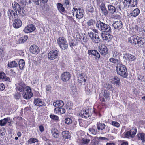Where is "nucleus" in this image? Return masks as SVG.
I'll return each instance as SVG.
<instances>
[{"instance_id":"6ab92c4d","label":"nucleus","mask_w":145,"mask_h":145,"mask_svg":"<svg viewBox=\"0 0 145 145\" xmlns=\"http://www.w3.org/2000/svg\"><path fill=\"white\" fill-rule=\"evenodd\" d=\"M117 8L118 10H119L120 11H122L128 8L127 4H126L125 2H123L117 6Z\"/></svg>"},{"instance_id":"a18cd8bd","label":"nucleus","mask_w":145,"mask_h":145,"mask_svg":"<svg viewBox=\"0 0 145 145\" xmlns=\"http://www.w3.org/2000/svg\"><path fill=\"white\" fill-rule=\"evenodd\" d=\"M51 132L54 138H57L58 137L59 135V134L57 131V130L56 131H52Z\"/></svg>"},{"instance_id":"13d9d810","label":"nucleus","mask_w":145,"mask_h":145,"mask_svg":"<svg viewBox=\"0 0 145 145\" xmlns=\"http://www.w3.org/2000/svg\"><path fill=\"white\" fill-rule=\"evenodd\" d=\"M21 97V95L18 92H17L15 93L14 95V97L17 100L19 99Z\"/></svg>"},{"instance_id":"6e6d98bb","label":"nucleus","mask_w":145,"mask_h":145,"mask_svg":"<svg viewBox=\"0 0 145 145\" xmlns=\"http://www.w3.org/2000/svg\"><path fill=\"white\" fill-rule=\"evenodd\" d=\"M94 23V21L93 20H89L87 22V24L89 26H92Z\"/></svg>"},{"instance_id":"f8f14e48","label":"nucleus","mask_w":145,"mask_h":145,"mask_svg":"<svg viewBox=\"0 0 145 145\" xmlns=\"http://www.w3.org/2000/svg\"><path fill=\"white\" fill-rule=\"evenodd\" d=\"M112 25L115 29L120 30L123 26V24L121 21H117L113 22Z\"/></svg>"},{"instance_id":"9b49d317","label":"nucleus","mask_w":145,"mask_h":145,"mask_svg":"<svg viewBox=\"0 0 145 145\" xmlns=\"http://www.w3.org/2000/svg\"><path fill=\"white\" fill-rule=\"evenodd\" d=\"M101 35L103 40L107 41L108 42L110 41L112 38V35L110 34L107 33V32L102 33L101 34Z\"/></svg>"},{"instance_id":"f03ea898","label":"nucleus","mask_w":145,"mask_h":145,"mask_svg":"<svg viewBox=\"0 0 145 145\" xmlns=\"http://www.w3.org/2000/svg\"><path fill=\"white\" fill-rule=\"evenodd\" d=\"M117 72L118 74L123 78H126L127 76L128 73L126 67L121 64H119L116 67Z\"/></svg>"},{"instance_id":"bf43d9fd","label":"nucleus","mask_w":145,"mask_h":145,"mask_svg":"<svg viewBox=\"0 0 145 145\" xmlns=\"http://www.w3.org/2000/svg\"><path fill=\"white\" fill-rule=\"evenodd\" d=\"M112 124L114 126H115L117 127H119L120 126V124L117 122L113 121L112 122Z\"/></svg>"},{"instance_id":"6e6552de","label":"nucleus","mask_w":145,"mask_h":145,"mask_svg":"<svg viewBox=\"0 0 145 145\" xmlns=\"http://www.w3.org/2000/svg\"><path fill=\"white\" fill-rule=\"evenodd\" d=\"M110 95L108 91L105 90L103 91V90L101 93L99 94V97L101 101L103 102L105 101L106 100L107 98Z\"/></svg>"},{"instance_id":"09e8293b","label":"nucleus","mask_w":145,"mask_h":145,"mask_svg":"<svg viewBox=\"0 0 145 145\" xmlns=\"http://www.w3.org/2000/svg\"><path fill=\"white\" fill-rule=\"evenodd\" d=\"M109 61L114 64H118L119 62V60L118 59L113 57L110 59Z\"/></svg>"},{"instance_id":"774afa93","label":"nucleus","mask_w":145,"mask_h":145,"mask_svg":"<svg viewBox=\"0 0 145 145\" xmlns=\"http://www.w3.org/2000/svg\"><path fill=\"white\" fill-rule=\"evenodd\" d=\"M39 130L41 132H42L44 131V128L42 125H40L39 126Z\"/></svg>"},{"instance_id":"412c9836","label":"nucleus","mask_w":145,"mask_h":145,"mask_svg":"<svg viewBox=\"0 0 145 145\" xmlns=\"http://www.w3.org/2000/svg\"><path fill=\"white\" fill-rule=\"evenodd\" d=\"M8 14L10 20H11L12 18L15 19L17 16V14H16L15 12L12 10H9L8 11Z\"/></svg>"},{"instance_id":"8fccbe9b","label":"nucleus","mask_w":145,"mask_h":145,"mask_svg":"<svg viewBox=\"0 0 145 145\" xmlns=\"http://www.w3.org/2000/svg\"><path fill=\"white\" fill-rule=\"evenodd\" d=\"M65 122L67 124H70L72 123V120L69 118H66L64 120Z\"/></svg>"},{"instance_id":"c9c22d12","label":"nucleus","mask_w":145,"mask_h":145,"mask_svg":"<svg viewBox=\"0 0 145 145\" xmlns=\"http://www.w3.org/2000/svg\"><path fill=\"white\" fill-rule=\"evenodd\" d=\"M63 137L65 139H68L70 137V135L69 132L68 131H65L62 133Z\"/></svg>"},{"instance_id":"58836bf2","label":"nucleus","mask_w":145,"mask_h":145,"mask_svg":"<svg viewBox=\"0 0 145 145\" xmlns=\"http://www.w3.org/2000/svg\"><path fill=\"white\" fill-rule=\"evenodd\" d=\"M93 138H94L93 140H97L98 141V142H100L101 141L105 140L106 141L108 140V139L106 138L105 137H93Z\"/></svg>"},{"instance_id":"b1692460","label":"nucleus","mask_w":145,"mask_h":145,"mask_svg":"<svg viewBox=\"0 0 145 145\" xmlns=\"http://www.w3.org/2000/svg\"><path fill=\"white\" fill-rule=\"evenodd\" d=\"M53 105L56 108L62 107L64 105L63 102L61 100H57L56 102H54Z\"/></svg>"},{"instance_id":"bb28decb","label":"nucleus","mask_w":145,"mask_h":145,"mask_svg":"<svg viewBox=\"0 0 145 145\" xmlns=\"http://www.w3.org/2000/svg\"><path fill=\"white\" fill-rule=\"evenodd\" d=\"M10 118L9 117L5 118L3 119L0 120V125L1 126H4L7 123L10 122Z\"/></svg>"},{"instance_id":"e2e57ef3","label":"nucleus","mask_w":145,"mask_h":145,"mask_svg":"<svg viewBox=\"0 0 145 145\" xmlns=\"http://www.w3.org/2000/svg\"><path fill=\"white\" fill-rule=\"evenodd\" d=\"M138 80L140 82H144L145 81V78L142 76H139L138 77Z\"/></svg>"},{"instance_id":"5701e85b","label":"nucleus","mask_w":145,"mask_h":145,"mask_svg":"<svg viewBox=\"0 0 145 145\" xmlns=\"http://www.w3.org/2000/svg\"><path fill=\"white\" fill-rule=\"evenodd\" d=\"M79 115L82 118H87L89 116V113L88 112L87 110L86 111L85 110H82L79 113Z\"/></svg>"},{"instance_id":"5fc2aeb1","label":"nucleus","mask_w":145,"mask_h":145,"mask_svg":"<svg viewBox=\"0 0 145 145\" xmlns=\"http://www.w3.org/2000/svg\"><path fill=\"white\" fill-rule=\"evenodd\" d=\"M50 117L51 119L55 120H57L59 119L58 117L56 115H51L50 116Z\"/></svg>"},{"instance_id":"603ef678","label":"nucleus","mask_w":145,"mask_h":145,"mask_svg":"<svg viewBox=\"0 0 145 145\" xmlns=\"http://www.w3.org/2000/svg\"><path fill=\"white\" fill-rule=\"evenodd\" d=\"M113 57L115 58L118 59L119 57V53L116 51H115L113 54Z\"/></svg>"},{"instance_id":"37998d69","label":"nucleus","mask_w":145,"mask_h":145,"mask_svg":"<svg viewBox=\"0 0 145 145\" xmlns=\"http://www.w3.org/2000/svg\"><path fill=\"white\" fill-rule=\"evenodd\" d=\"M19 66L21 69H23L25 65L24 61L23 59H20L19 61Z\"/></svg>"},{"instance_id":"864d4df0","label":"nucleus","mask_w":145,"mask_h":145,"mask_svg":"<svg viewBox=\"0 0 145 145\" xmlns=\"http://www.w3.org/2000/svg\"><path fill=\"white\" fill-rule=\"evenodd\" d=\"M89 131L91 134L93 135H95L97 133V131L93 128H90L89 129Z\"/></svg>"},{"instance_id":"aec40b11","label":"nucleus","mask_w":145,"mask_h":145,"mask_svg":"<svg viewBox=\"0 0 145 145\" xmlns=\"http://www.w3.org/2000/svg\"><path fill=\"white\" fill-rule=\"evenodd\" d=\"M100 9L102 11L103 14L105 16H107L108 14V11L105 4L102 3L101 5Z\"/></svg>"},{"instance_id":"ea45409f","label":"nucleus","mask_w":145,"mask_h":145,"mask_svg":"<svg viewBox=\"0 0 145 145\" xmlns=\"http://www.w3.org/2000/svg\"><path fill=\"white\" fill-rule=\"evenodd\" d=\"M120 79L117 77H114L111 79V82L113 84L119 85Z\"/></svg>"},{"instance_id":"ddd939ff","label":"nucleus","mask_w":145,"mask_h":145,"mask_svg":"<svg viewBox=\"0 0 145 145\" xmlns=\"http://www.w3.org/2000/svg\"><path fill=\"white\" fill-rule=\"evenodd\" d=\"M29 51L31 53L36 54L39 53L40 50L37 46L34 44L31 46L29 48Z\"/></svg>"},{"instance_id":"a878e982","label":"nucleus","mask_w":145,"mask_h":145,"mask_svg":"<svg viewBox=\"0 0 145 145\" xmlns=\"http://www.w3.org/2000/svg\"><path fill=\"white\" fill-rule=\"evenodd\" d=\"M137 136L139 140H141L142 141V144L145 145V134L141 133L138 134Z\"/></svg>"},{"instance_id":"7ed1b4c3","label":"nucleus","mask_w":145,"mask_h":145,"mask_svg":"<svg viewBox=\"0 0 145 145\" xmlns=\"http://www.w3.org/2000/svg\"><path fill=\"white\" fill-rule=\"evenodd\" d=\"M57 42L61 49L65 50L67 48L68 46L67 42L64 37H60L57 39Z\"/></svg>"},{"instance_id":"79ce46f5","label":"nucleus","mask_w":145,"mask_h":145,"mask_svg":"<svg viewBox=\"0 0 145 145\" xmlns=\"http://www.w3.org/2000/svg\"><path fill=\"white\" fill-rule=\"evenodd\" d=\"M57 6L58 10L60 12H64L65 11V8L63 7L62 4L60 3H58L57 4Z\"/></svg>"},{"instance_id":"0eeeda50","label":"nucleus","mask_w":145,"mask_h":145,"mask_svg":"<svg viewBox=\"0 0 145 145\" xmlns=\"http://www.w3.org/2000/svg\"><path fill=\"white\" fill-rule=\"evenodd\" d=\"M137 130L136 128L133 127L129 131L126 132L125 134V137L129 138V137L133 138L136 134Z\"/></svg>"},{"instance_id":"4d7b16f0","label":"nucleus","mask_w":145,"mask_h":145,"mask_svg":"<svg viewBox=\"0 0 145 145\" xmlns=\"http://www.w3.org/2000/svg\"><path fill=\"white\" fill-rule=\"evenodd\" d=\"M6 75L3 72H0V79H4L6 77Z\"/></svg>"},{"instance_id":"cd10ccee","label":"nucleus","mask_w":145,"mask_h":145,"mask_svg":"<svg viewBox=\"0 0 145 145\" xmlns=\"http://www.w3.org/2000/svg\"><path fill=\"white\" fill-rule=\"evenodd\" d=\"M54 112L59 114H62L65 113V110L62 107L56 108L54 110Z\"/></svg>"},{"instance_id":"338daca9","label":"nucleus","mask_w":145,"mask_h":145,"mask_svg":"<svg viewBox=\"0 0 145 145\" xmlns=\"http://www.w3.org/2000/svg\"><path fill=\"white\" fill-rule=\"evenodd\" d=\"M46 90L48 91H50L51 89V87L50 85H48L46 86Z\"/></svg>"},{"instance_id":"4be33fe9","label":"nucleus","mask_w":145,"mask_h":145,"mask_svg":"<svg viewBox=\"0 0 145 145\" xmlns=\"http://www.w3.org/2000/svg\"><path fill=\"white\" fill-rule=\"evenodd\" d=\"M34 103L36 105L39 107L45 106L44 103L39 98L35 99Z\"/></svg>"},{"instance_id":"20e7f679","label":"nucleus","mask_w":145,"mask_h":145,"mask_svg":"<svg viewBox=\"0 0 145 145\" xmlns=\"http://www.w3.org/2000/svg\"><path fill=\"white\" fill-rule=\"evenodd\" d=\"M72 13H73V16L75 15L76 17L78 18H82L84 15V11L83 9L79 8L78 9L73 8Z\"/></svg>"},{"instance_id":"7c9ffc66","label":"nucleus","mask_w":145,"mask_h":145,"mask_svg":"<svg viewBox=\"0 0 145 145\" xmlns=\"http://www.w3.org/2000/svg\"><path fill=\"white\" fill-rule=\"evenodd\" d=\"M12 6L13 9L16 10V12H17L18 11H19V10H20V9L21 8L20 5L15 2H14V3H12ZM16 13H17V12H16Z\"/></svg>"},{"instance_id":"1a4fd4ad","label":"nucleus","mask_w":145,"mask_h":145,"mask_svg":"<svg viewBox=\"0 0 145 145\" xmlns=\"http://www.w3.org/2000/svg\"><path fill=\"white\" fill-rule=\"evenodd\" d=\"M15 85L16 86V89L20 92L24 91L25 90V89L27 88L25 84L22 82H21L19 83L16 84Z\"/></svg>"},{"instance_id":"c756f323","label":"nucleus","mask_w":145,"mask_h":145,"mask_svg":"<svg viewBox=\"0 0 145 145\" xmlns=\"http://www.w3.org/2000/svg\"><path fill=\"white\" fill-rule=\"evenodd\" d=\"M100 52L101 54L103 55H106L108 52V50L106 46L104 45H102L101 46V48L100 49Z\"/></svg>"},{"instance_id":"2f4dec72","label":"nucleus","mask_w":145,"mask_h":145,"mask_svg":"<svg viewBox=\"0 0 145 145\" xmlns=\"http://www.w3.org/2000/svg\"><path fill=\"white\" fill-rule=\"evenodd\" d=\"M109 12L111 14H113L116 11V9L114 7L111 5H109L108 6Z\"/></svg>"},{"instance_id":"a19ab883","label":"nucleus","mask_w":145,"mask_h":145,"mask_svg":"<svg viewBox=\"0 0 145 145\" xmlns=\"http://www.w3.org/2000/svg\"><path fill=\"white\" fill-rule=\"evenodd\" d=\"M125 56L127 57L128 60L129 61H133L135 59V57L130 54H126Z\"/></svg>"},{"instance_id":"680f3d73","label":"nucleus","mask_w":145,"mask_h":145,"mask_svg":"<svg viewBox=\"0 0 145 145\" xmlns=\"http://www.w3.org/2000/svg\"><path fill=\"white\" fill-rule=\"evenodd\" d=\"M37 139L35 138H31L28 141V143L30 144L34 143L37 141Z\"/></svg>"},{"instance_id":"49530a36","label":"nucleus","mask_w":145,"mask_h":145,"mask_svg":"<svg viewBox=\"0 0 145 145\" xmlns=\"http://www.w3.org/2000/svg\"><path fill=\"white\" fill-rule=\"evenodd\" d=\"M17 12L18 14L21 16H23L25 15V12L23 8H21L20 10H19V11H18Z\"/></svg>"},{"instance_id":"3c124183","label":"nucleus","mask_w":145,"mask_h":145,"mask_svg":"<svg viewBox=\"0 0 145 145\" xmlns=\"http://www.w3.org/2000/svg\"><path fill=\"white\" fill-rule=\"evenodd\" d=\"M88 9L89 12L93 13L94 12V9L93 7L90 5L88 6Z\"/></svg>"},{"instance_id":"39448f33","label":"nucleus","mask_w":145,"mask_h":145,"mask_svg":"<svg viewBox=\"0 0 145 145\" xmlns=\"http://www.w3.org/2000/svg\"><path fill=\"white\" fill-rule=\"evenodd\" d=\"M27 88L25 89V90L23 91L22 94L23 97L25 99L31 98L33 95L30 87L27 86Z\"/></svg>"},{"instance_id":"f704fd0d","label":"nucleus","mask_w":145,"mask_h":145,"mask_svg":"<svg viewBox=\"0 0 145 145\" xmlns=\"http://www.w3.org/2000/svg\"><path fill=\"white\" fill-rule=\"evenodd\" d=\"M140 13V10L138 8H136L133 10L131 13V16L136 17Z\"/></svg>"},{"instance_id":"4468645a","label":"nucleus","mask_w":145,"mask_h":145,"mask_svg":"<svg viewBox=\"0 0 145 145\" xmlns=\"http://www.w3.org/2000/svg\"><path fill=\"white\" fill-rule=\"evenodd\" d=\"M35 29V26L33 24L29 25L26 27L23 31L26 33H28L34 31Z\"/></svg>"},{"instance_id":"f3484780","label":"nucleus","mask_w":145,"mask_h":145,"mask_svg":"<svg viewBox=\"0 0 145 145\" xmlns=\"http://www.w3.org/2000/svg\"><path fill=\"white\" fill-rule=\"evenodd\" d=\"M70 75L69 73L67 72H63L61 75V78L64 82L68 81L70 78Z\"/></svg>"},{"instance_id":"69168bd1","label":"nucleus","mask_w":145,"mask_h":145,"mask_svg":"<svg viewBox=\"0 0 145 145\" xmlns=\"http://www.w3.org/2000/svg\"><path fill=\"white\" fill-rule=\"evenodd\" d=\"M86 91L87 94H89L91 92V88H90L89 87L88 89V87H87V90H86Z\"/></svg>"},{"instance_id":"dca6fc26","label":"nucleus","mask_w":145,"mask_h":145,"mask_svg":"<svg viewBox=\"0 0 145 145\" xmlns=\"http://www.w3.org/2000/svg\"><path fill=\"white\" fill-rule=\"evenodd\" d=\"M124 1L126 2L127 4H128L127 7L129 8L135 7L137 4V0H124Z\"/></svg>"},{"instance_id":"473e14b6","label":"nucleus","mask_w":145,"mask_h":145,"mask_svg":"<svg viewBox=\"0 0 145 145\" xmlns=\"http://www.w3.org/2000/svg\"><path fill=\"white\" fill-rule=\"evenodd\" d=\"M90 140L89 139L82 138L80 140V144L81 145H88Z\"/></svg>"},{"instance_id":"423d86ee","label":"nucleus","mask_w":145,"mask_h":145,"mask_svg":"<svg viewBox=\"0 0 145 145\" xmlns=\"http://www.w3.org/2000/svg\"><path fill=\"white\" fill-rule=\"evenodd\" d=\"M89 35L93 42L98 43L100 41V39L97 34H94L93 32H90L89 33Z\"/></svg>"},{"instance_id":"a211bd4d","label":"nucleus","mask_w":145,"mask_h":145,"mask_svg":"<svg viewBox=\"0 0 145 145\" xmlns=\"http://www.w3.org/2000/svg\"><path fill=\"white\" fill-rule=\"evenodd\" d=\"M22 25V22L20 20L16 18L13 20V25L14 27L18 28L20 27Z\"/></svg>"},{"instance_id":"4c0bfd02","label":"nucleus","mask_w":145,"mask_h":145,"mask_svg":"<svg viewBox=\"0 0 145 145\" xmlns=\"http://www.w3.org/2000/svg\"><path fill=\"white\" fill-rule=\"evenodd\" d=\"M97 129L98 130H103L105 128V125L103 123L97 122Z\"/></svg>"},{"instance_id":"2eb2a0df","label":"nucleus","mask_w":145,"mask_h":145,"mask_svg":"<svg viewBox=\"0 0 145 145\" xmlns=\"http://www.w3.org/2000/svg\"><path fill=\"white\" fill-rule=\"evenodd\" d=\"M88 53L89 55H93L96 59H98L100 57V55L97 51L95 50H89Z\"/></svg>"},{"instance_id":"72a5a7b5","label":"nucleus","mask_w":145,"mask_h":145,"mask_svg":"<svg viewBox=\"0 0 145 145\" xmlns=\"http://www.w3.org/2000/svg\"><path fill=\"white\" fill-rule=\"evenodd\" d=\"M17 63L14 61H12L10 62H8V67L11 68L16 67L17 66Z\"/></svg>"},{"instance_id":"e433bc0d","label":"nucleus","mask_w":145,"mask_h":145,"mask_svg":"<svg viewBox=\"0 0 145 145\" xmlns=\"http://www.w3.org/2000/svg\"><path fill=\"white\" fill-rule=\"evenodd\" d=\"M73 107V103L70 101H68L66 105V108L67 109L71 110Z\"/></svg>"},{"instance_id":"c03bdc74","label":"nucleus","mask_w":145,"mask_h":145,"mask_svg":"<svg viewBox=\"0 0 145 145\" xmlns=\"http://www.w3.org/2000/svg\"><path fill=\"white\" fill-rule=\"evenodd\" d=\"M103 87L107 89L110 90L112 88V85L108 83H105L103 85Z\"/></svg>"},{"instance_id":"052dcab7","label":"nucleus","mask_w":145,"mask_h":145,"mask_svg":"<svg viewBox=\"0 0 145 145\" xmlns=\"http://www.w3.org/2000/svg\"><path fill=\"white\" fill-rule=\"evenodd\" d=\"M84 34L80 33L76 35L77 38L80 40H82Z\"/></svg>"},{"instance_id":"9d476101","label":"nucleus","mask_w":145,"mask_h":145,"mask_svg":"<svg viewBox=\"0 0 145 145\" xmlns=\"http://www.w3.org/2000/svg\"><path fill=\"white\" fill-rule=\"evenodd\" d=\"M58 53L56 50H53L50 52L48 54V57L49 59H54L58 56Z\"/></svg>"},{"instance_id":"c85d7f7f","label":"nucleus","mask_w":145,"mask_h":145,"mask_svg":"<svg viewBox=\"0 0 145 145\" xmlns=\"http://www.w3.org/2000/svg\"><path fill=\"white\" fill-rule=\"evenodd\" d=\"M144 43H145V39L142 37H138L137 44H138L139 46H141Z\"/></svg>"},{"instance_id":"de8ad7c7","label":"nucleus","mask_w":145,"mask_h":145,"mask_svg":"<svg viewBox=\"0 0 145 145\" xmlns=\"http://www.w3.org/2000/svg\"><path fill=\"white\" fill-rule=\"evenodd\" d=\"M28 39L27 36H24L20 38L19 39V43H23L25 42Z\"/></svg>"},{"instance_id":"0e129e2a","label":"nucleus","mask_w":145,"mask_h":145,"mask_svg":"<svg viewBox=\"0 0 145 145\" xmlns=\"http://www.w3.org/2000/svg\"><path fill=\"white\" fill-rule=\"evenodd\" d=\"M82 40H83V41L84 42H86L88 41V39L87 38V36L85 33L84 34Z\"/></svg>"},{"instance_id":"f257e3e1","label":"nucleus","mask_w":145,"mask_h":145,"mask_svg":"<svg viewBox=\"0 0 145 145\" xmlns=\"http://www.w3.org/2000/svg\"><path fill=\"white\" fill-rule=\"evenodd\" d=\"M96 26L100 31L104 32H111V28L109 25L102 22L101 21H97Z\"/></svg>"},{"instance_id":"393cba45","label":"nucleus","mask_w":145,"mask_h":145,"mask_svg":"<svg viewBox=\"0 0 145 145\" xmlns=\"http://www.w3.org/2000/svg\"><path fill=\"white\" fill-rule=\"evenodd\" d=\"M138 37V36L134 35L129 39V41L130 43L133 44H136Z\"/></svg>"}]
</instances>
